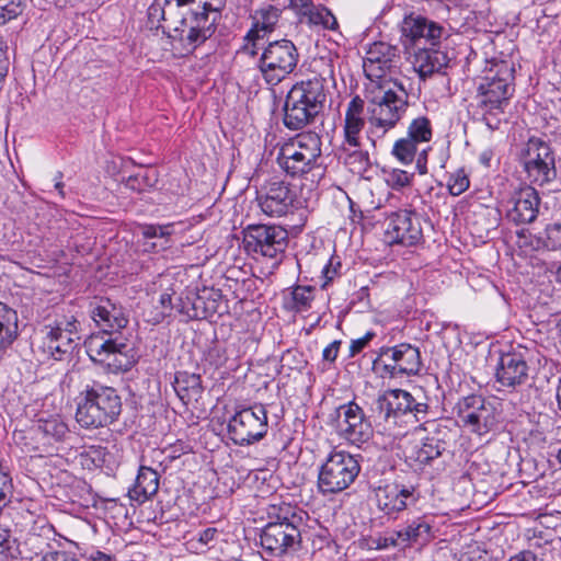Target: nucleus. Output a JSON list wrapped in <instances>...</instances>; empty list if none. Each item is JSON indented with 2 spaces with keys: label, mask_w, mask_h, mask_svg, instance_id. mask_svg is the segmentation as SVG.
I'll list each match as a JSON object with an SVG mask.
<instances>
[{
  "label": "nucleus",
  "mask_w": 561,
  "mask_h": 561,
  "mask_svg": "<svg viewBox=\"0 0 561 561\" xmlns=\"http://www.w3.org/2000/svg\"><path fill=\"white\" fill-rule=\"evenodd\" d=\"M432 134L431 121L426 116H420L410 123L407 137L419 145L430 141Z\"/></svg>",
  "instance_id": "4c0bfd02"
},
{
  "label": "nucleus",
  "mask_w": 561,
  "mask_h": 561,
  "mask_svg": "<svg viewBox=\"0 0 561 561\" xmlns=\"http://www.w3.org/2000/svg\"><path fill=\"white\" fill-rule=\"evenodd\" d=\"M25 0H0V25L18 18L24 8Z\"/></svg>",
  "instance_id": "de8ad7c7"
},
{
  "label": "nucleus",
  "mask_w": 561,
  "mask_h": 561,
  "mask_svg": "<svg viewBox=\"0 0 561 561\" xmlns=\"http://www.w3.org/2000/svg\"><path fill=\"white\" fill-rule=\"evenodd\" d=\"M219 21L216 15L194 8L185 14L179 13L178 19L170 21L165 28L173 47L180 48L183 55H188L213 37Z\"/></svg>",
  "instance_id": "0eeeda50"
},
{
  "label": "nucleus",
  "mask_w": 561,
  "mask_h": 561,
  "mask_svg": "<svg viewBox=\"0 0 561 561\" xmlns=\"http://www.w3.org/2000/svg\"><path fill=\"white\" fill-rule=\"evenodd\" d=\"M158 181L156 171L142 170L126 179L125 185L127 188L141 193L154 186Z\"/></svg>",
  "instance_id": "a19ab883"
},
{
  "label": "nucleus",
  "mask_w": 561,
  "mask_h": 561,
  "mask_svg": "<svg viewBox=\"0 0 561 561\" xmlns=\"http://www.w3.org/2000/svg\"><path fill=\"white\" fill-rule=\"evenodd\" d=\"M299 53L296 45L287 38L270 42L257 61L262 79L270 87H276L297 68Z\"/></svg>",
  "instance_id": "1a4fd4ad"
},
{
  "label": "nucleus",
  "mask_w": 561,
  "mask_h": 561,
  "mask_svg": "<svg viewBox=\"0 0 561 561\" xmlns=\"http://www.w3.org/2000/svg\"><path fill=\"white\" fill-rule=\"evenodd\" d=\"M417 145L408 137L398 139L392 148V154L397 160L404 164H409L414 160Z\"/></svg>",
  "instance_id": "c03bdc74"
},
{
  "label": "nucleus",
  "mask_w": 561,
  "mask_h": 561,
  "mask_svg": "<svg viewBox=\"0 0 561 561\" xmlns=\"http://www.w3.org/2000/svg\"><path fill=\"white\" fill-rule=\"evenodd\" d=\"M306 515V512L289 504L279 506L275 520L267 523L261 530L260 543L263 550L272 557H283L289 551L299 550Z\"/></svg>",
  "instance_id": "423d86ee"
},
{
  "label": "nucleus",
  "mask_w": 561,
  "mask_h": 561,
  "mask_svg": "<svg viewBox=\"0 0 561 561\" xmlns=\"http://www.w3.org/2000/svg\"><path fill=\"white\" fill-rule=\"evenodd\" d=\"M321 138L316 133L299 134L285 142L277 154L279 168L290 178H301L318 165Z\"/></svg>",
  "instance_id": "6e6552de"
},
{
  "label": "nucleus",
  "mask_w": 561,
  "mask_h": 561,
  "mask_svg": "<svg viewBox=\"0 0 561 561\" xmlns=\"http://www.w3.org/2000/svg\"><path fill=\"white\" fill-rule=\"evenodd\" d=\"M342 264L339 260L331 257L328 264L322 270V276L325 279L322 287L331 283L339 274Z\"/></svg>",
  "instance_id": "13d9d810"
},
{
  "label": "nucleus",
  "mask_w": 561,
  "mask_h": 561,
  "mask_svg": "<svg viewBox=\"0 0 561 561\" xmlns=\"http://www.w3.org/2000/svg\"><path fill=\"white\" fill-rule=\"evenodd\" d=\"M289 308L296 312L306 311L311 307L314 288L309 285H297L290 291Z\"/></svg>",
  "instance_id": "e433bc0d"
},
{
  "label": "nucleus",
  "mask_w": 561,
  "mask_h": 561,
  "mask_svg": "<svg viewBox=\"0 0 561 561\" xmlns=\"http://www.w3.org/2000/svg\"><path fill=\"white\" fill-rule=\"evenodd\" d=\"M341 346V341L335 340L332 343H330L322 352V358L325 362L333 363L335 362L339 350Z\"/></svg>",
  "instance_id": "e2e57ef3"
},
{
  "label": "nucleus",
  "mask_w": 561,
  "mask_h": 561,
  "mask_svg": "<svg viewBox=\"0 0 561 561\" xmlns=\"http://www.w3.org/2000/svg\"><path fill=\"white\" fill-rule=\"evenodd\" d=\"M79 325L75 316H62L45 324L39 331L43 353L56 360L71 354L77 346L76 341L80 340Z\"/></svg>",
  "instance_id": "4468645a"
},
{
  "label": "nucleus",
  "mask_w": 561,
  "mask_h": 561,
  "mask_svg": "<svg viewBox=\"0 0 561 561\" xmlns=\"http://www.w3.org/2000/svg\"><path fill=\"white\" fill-rule=\"evenodd\" d=\"M365 101L355 95L347 104L344 119V146L360 147L359 135L365 126Z\"/></svg>",
  "instance_id": "bb28decb"
},
{
  "label": "nucleus",
  "mask_w": 561,
  "mask_h": 561,
  "mask_svg": "<svg viewBox=\"0 0 561 561\" xmlns=\"http://www.w3.org/2000/svg\"><path fill=\"white\" fill-rule=\"evenodd\" d=\"M289 9L294 11L301 23H308L311 14L318 9L312 0H289Z\"/></svg>",
  "instance_id": "09e8293b"
},
{
  "label": "nucleus",
  "mask_w": 561,
  "mask_h": 561,
  "mask_svg": "<svg viewBox=\"0 0 561 561\" xmlns=\"http://www.w3.org/2000/svg\"><path fill=\"white\" fill-rule=\"evenodd\" d=\"M39 561H79L75 556L67 551H48L42 556Z\"/></svg>",
  "instance_id": "052dcab7"
},
{
  "label": "nucleus",
  "mask_w": 561,
  "mask_h": 561,
  "mask_svg": "<svg viewBox=\"0 0 561 561\" xmlns=\"http://www.w3.org/2000/svg\"><path fill=\"white\" fill-rule=\"evenodd\" d=\"M539 241L548 250L561 249V224L553 222L547 225L543 233L539 237Z\"/></svg>",
  "instance_id": "a18cd8bd"
},
{
  "label": "nucleus",
  "mask_w": 561,
  "mask_h": 561,
  "mask_svg": "<svg viewBox=\"0 0 561 561\" xmlns=\"http://www.w3.org/2000/svg\"><path fill=\"white\" fill-rule=\"evenodd\" d=\"M191 305V312L186 311L187 320L206 319L209 318V313L206 307V302L203 299L202 291L197 294H191L188 297Z\"/></svg>",
  "instance_id": "3c124183"
},
{
  "label": "nucleus",
  "mask_w": 561,
  "mask_h": 561,
  "mask_svg": "<svg viewBox=\"0 0 561 561\" xmlns=\"http://www.w3.org/2000/svg\"><path fill=\"white\" fill-rule=\"evenodd\" d=\"M456 409L462 426L480 437L488 435L497 426L496 409L491 401L482 396L463 397L458 401Z\"/></svg>",
  "instance_id": "2eb2a0df"
},
{
  "label": "nucleus",
  "mask_w": 561,
  "mask_h": 561,
  "mask_svg": "<svg viewBox=\"0 0 561 561\" xmlns=\"http://www.w3.org/2000/svg\"><path fill=\"white\" fill-rule=\"evenodd\" d=\"M360 466L357 459L346 451L331 453L320 466L318 490L322 495H331L346 490L357 478Z\"/></svg>",
  "instance_id": "9b49d317"
},
{
  "label": "nucleus",
  "mask_w": 561,
  "mask_h": 561,
  "mask_svg": "<svg viewBox=\"0 0 561 561\" xmlns=\"http://www.w3.org/2000/svg\"><path fill=\"white\" fill-rule=\"evenodd\" d=\"M378 508L386 515H394L421 497L419 485L407 474H397L393 479H382L371 486Z\"/></svg>",
  "instance_id": "f8f14e48"
},
{
  "label": "nucleus",
  "mask_w": 561,
  "mask_h": 561,
  "mask_svg": "<svg viewBox=\"0 0 561 561\" xmlns=\"http://www.w3.org/2000/svg\"><path fill=\"white\" fill-rule=\"evenodd\" d=\"M508 561H538V559L531 551H522L511 557Z\"/></svg>",
  "instance_id": "774afa93"
},
{
  "label": "nucleus",
  "mask_w": 561,
  "mask_h": 561,
  "mask_svg": "<svg viewBox=\"0 0 561 561\" xmlns=\"http://www.w3.org/2000/svg\"><path fill=\"white\" fill-rule=\"evenodd\" d=\"M375 332L368 331L364 336L353 340L350 346V356H355L359 352H362L368 343L374 339Z\"/></svg>",
  "instance_id": "bf43d9fd"
},
{
  "label": "nucleus",
  "mask_w": 561,
  "mask_h": 561,
  "mask_svg": "<svg viewBox=\"0 0 561 561\" xmlns=\"http://www.w3.org/2000/svg\"><path fill=\"white\" fill-rule=\"evenodd\" d=\"M402 31L415 46H420L422 41L424 46H438L443 36H447L444 26L422 15L405 18Z\"/></svg>",
  "instance_id": "393cba45"
},
{
  "label": "nucleus",
  "mask_w": 561,
  "mask_h": 561,
  "mask_svg": "<svg viewBox=\"0 0 561 561\" xmlns=\"http://www.w3.org/2000/svg\"><path fill=\"white\" fill-rule=\"evenodd\" d=\"M470 181L465 169H458L449 175L447 186L449 193L454 196L462 194L469 188Z\"/></svg>",
  "instance_id": "8fccbe9b"
},
{
  "label": "nucleus",
  "mask_w": 561,
  "mask_h": 561,
  "mask_svg": "<svg viewBox=\"0 0 561 561\" xmlns=\"http://www.w3.org/2000/svg\"><path fill=\"white\" fill-rule=\"evenodd\" d=\"M19 336L18 312L0 301V351L9 348Z\"/></svg>",
  "instance_id": "473e14b6"
},
{
  "label": "nucleus",
  "mask_w": 561,
  "mask_h": 561,
  "mask_svg": "<svg viewBox=\"0 0 561 561\" xmlns=\"http://www.w3.org/2000/svg\"><path fill=\"white\" fill-rule=\"evenodd\" d=\"M122 412L117 390L98 381L87 385L77 398L76 420L83 428H100L114 423Z\"/></svg>",
  "instance_id": "39448f33"
},
{
  "label": "nucleus",
  "mask_w": 561,
  "mask_h": 561,
  "mask_svg": "<svg viewBox=\"0 0 561 561\" xmlns=\"http://www.w3.org/2000/svg\"><path fill=\"white\" fill-rule=\"evenodd\" d=\"M282 11L275 5L268 4L254 11L252 21L255 27H260L264 34L272 33L279 21Z\"/></svg>",
  "instance_id": "f704fd0d"
},
{
  "label": "nucleus",
  "mask_w": 561,
  "mask_h": 561,
  "mask_svg": "<svg viewBox=\"0 0 561 561\" xmlns=\"http://www.w3.org/2000/svg\"><path fill=\"white\" fill-rule=\"evenodd\" d=\"M227 0H198V5L195 8L201 11L209 12L211 15L221 19V12L226 7Z\"/></svg>",
  "instance_id": "4d7b16f0"
},
{
  "label": "nucleus",
  "mask_w": 561,
  "mask_h": 561,
  "mask_svg": "<svg viewBox=\"0 0 561 561\" xmlns=\"http://www.w3.org/2000/svg\"><path fill=\"white\" fill-rule=\"evenodd\" d=\"M451 57L447 50L438 46L419 47L414 54L413 67L417 71L420 78L425 80L434 73H445V69L449 66Z\"/></svg>",
  "instance_id": "a878e982"
},
{
  "label": "nucleus",
  "mask_w": 561,
  "mask_h": 561,
  "mask_svg": "<svg viewBox=\"0 0 561 561\" xmlns=\"http://www.w3.org/2000/svg\"><path fill=\"white\" fill-rule=\"evenodd\" d=\"M432 526L425 517H416L409 522L407 526L394 533L396 538L391 536L386 540H390L392 546L408 545L417 542L419 540L427 541L431 538Z\"/></svg>",
  "instance_id": "7c9ffc66"
},
{
  "label": "nucleus",
  "mask_w": 561,
  "mask_h": 561,
  "mask_svg": "<svg viewBox=\"0 0 561 561\" xmlns=\"http://www.w3.org/2000/svg\"><path fill=\"white\" fill-rule=\"evenodd\" d=\"M179 399L185 404L197 402L204 392L201 375L188 371H176L172 382Z\"/></svg>",
  "instance_id": "c756f323"
},
{
  "label": "nucleus",
  "mask_w": 561,
  "mask_h": 561,
  "mask_svg": "<svg viewBox=\"0 0 561 561\" xmlns=\"http://www.w3.org/2000/svg\"><path fill=\"white\" fill-rule=\"evenodd\" d=\"M369 138H381L394 128L409 106V94L402 83L382 80L369 88L366 94Z\"/></svg>",
  "instance_id": "f03ea898"
},
{
  "label": "nucleus",
  "mask_w": 561,
  "mask_h": 561,
  "mask_svg": "<svg viewBox=\"0 0 561 561\" xmlns=\"http://www.w3.org/2000/svg\"><path fill=\"white\" fill-rule=\"evenodd\" d=\"M455 437L456 433L451 428L436 424L434 431L423 438L420 445L414 447L411 458L420 466L431 465L432 461L450 448Z\"/></svg>",
  "instance_id": "4be33fe9"
},
{
  "label": "nucleus",
  "mask_w": 561,
  "mask_h": 561,
  "mask_svg": "<svg viewBox=\"0 0 561 561\" xmlns=\"http://www.w3.org/2000/svg\"><path fill=\"white\" fill-rule=\"evenodd\" d=\"M90 316L103 335H92L85 342L89 357L115 374L131 369L136 364L133 348L126 339L113 337L128 324L123 306L107 297H94L90 302Z\"/></svg>",
  "instance_id": "f257e3e1"
},
{
  "label": "nucleus",
  "mask_w": 561,
  "mask_h": 561,
  "mask_svg": "<svg viewBox=\"0 0 561 561\" xmlns=\"http://www.w3.org/2000/svg\"><path fill=\"white\" fill-rule=\"evenodd\" d=\"M87 561H116V558L113 554H107L96 550L90 553V556L87 558Z\"/></svg>",
  "instance_id": "338daca9"
},
{
  "label": "nucleus",
  "mask_w": 561,
  "mask_h": 561,
  "mask_svg": "<svg viewBox=\"0 0 561 561\" xmlns=\"http://www.w3.org/2000/svg\"><path fill=\"white\" fill-rule=\"evenodd\" d=\"M540 196L530 185L514 191L510 203L512 207L506 217L515 225H528L536 220L539 214Z\"/></svg>",
  "instance_id": "b1692460"
},
{
  "label": "nucleus",
  "mask_w": 561,
  "mask_h": 561,
  "mask_svg": "<svg viewBox=\"0 0 561 561\" xmlns=\"http://www.w3.org/2000/svg\"><path fill=\"white\" fill-rule=\"evenodd\" d=\"M311 27H321L328 31H337L339 22L332 11L324 4L318 3V9L311 14L307 23Z\"/></svg>",
  "instance_id": "ea45409f"
},
{
  "label": "nucleus",
  "mask_w": 561,
  "mask_h": 561,
  "mask_svg": "<svg viewBox=\"0 0 561 561\" xmlns=\"http://www.w3.org/2000/svg\"><path fill=\"white\" fill-rule=\"evenodd\" d=\"M386 222L385 233L390 244L413 247L423 240L420 217L412 210L393 211L387 217Z\"/></svg>",
  "instance_id": "6ab92c4d"
},
{
  "label": "nucleus",
  "mask_w": 561,
  "mask_h": 561,
  "mask_svg": "<svg viewBox=\"0 0 561 561\" xmlns=\"http://www.w3.org/2000/svg\"><path fill=\"white\" fill-rule=\"evenodd\" d=\"M268 430L267 412L263 404H255L238 411L228 423V433L239 446L261 440Z\"/></svg>",
  "instance_id": "dca6fc26"
},
{
  "label": "nucleus",
  "mask_w": 561,
  "mask_h": 561,
  "mask_svg": "<svg viewBox=\"0 0 561 561\" xmlns=\"http://www.w3.org/2000/svg\"><path fill=\"white\" fill-rule=\"evenodd\" d=\"M8 45L7 42L3 41L2 36H0V82L5 78L8 73Z\"/></svg>",
  "instance_id": "680f3d73"
},
{
  "label": "nucleus",
  "mask_w": 561,
  "mask_h": 561,
  "mask_svg": "<svg viewBox=\"0 0 561 561\" xmlns=\"http://www.w3.org/2000/svg\"><path fill=\"white\" fill-rule=\"evenodd\" d=\"M173 295H174L173 290L171 293L164 291L160 295V298H159L160 311L154 317V321L157 323L161 322L167 317H171L173 310H175V304H173V301H172Z\"/></svg>",
  "instance_id": "5fc2aeb1"
},
{
  "label": "nucleus",
  "mask_w": 561,
  "mask_h": 561,
  "mask_svg": "<svg viewBox=\"0 0 561 561\" xmlns=\"http://www.w3.org/2000/svg\"><path fill=\"white\" fill-rule=\"evenodd\" d=\"M192 451V447L184 440H176L174 444H170L164 447L162 454L164 455V461L172 462L179 459L182 455H186Z\"/></svg>",
  "instance_id": "864d4df0"
},
{
  "label": "nucleus",
  "mask_w": 561,
  "mask_h": 561,
  "mask_svg": "<svg viewBox=\"0 0 561 561\" xmlns=\"http://www.w3.org/2000/svg\"><path fill=\"white\" fill-rule=\"evenodd\" d=\"M201 291L210 317L227 312L228 306L224 304V297L220 289L205 287Z\"/></svg>",
  "instance_id": "37998d69"
},
{
  "label": "nucleus",
  "mask_w": 561,
  "mask_h": 561,
  "mask_svg": "<svg viewBox=\"0 0 561 561\" xmlns=\"http://www.w3.org/2000/svg\"><path fill=\"white\" fill-rule=\"evenodd\" d=\"M393 356L396 377L414 376L420 373L422 360L419 347L409 343L398 344L393 346Z\"/></svg>",
  "instance_id": "c85d7f7f"
},
{
  "label": "nucleus",
  "mask_w": 561,
  "mask_h": 561,
  "mask_svg": "<svg viewBox=\"0 0 561 561\" xmlns=\"http://www.w3.org/2000/svg\"><path fill=\"white\" fill-rule=\"evenodd\" d=\"M107 451L103 446H89L83 448L79 454L80 463L82 467L92 470L102 468L106 462Z\"/></svg>",
  "instance_id": "58836bf2"
},
{
  "label": "nucleus",
  "mask_w": 561,
  "mask_h": 561,
  "mask_svg": "<svg viewBox=\"0 0 561 561\" xmlns=\"http://www.w3.org/2000/svg\"><path fill=\"white\" fill-rule=\"evenodd\" d=\"M529 367L520 353H505L499 358L495 381L503 388L515 390L529 380Z\"/></svg>",
  "instance_id": "5701e85b"
},
{
  "label": "nucleus",
  "mask_w": 561,
  "mask_h": 561,
  "mask_svg": "<svg viewBox=\"0 0 561 561\" xmlns=\"http://www.w3.org/2000/svg\"><path fill=\"white\" fill-rule=\"evenodd\" d=\"M412 180L413 173H409L404 170L393 169L389 172H385V181L387 185L396 191L410 186Z\"/></svg>",
  "instance_id": "49530a36"
},
{
  "label": "nucleus",
  "mask_w": 561,
  "mask_h": 561,
  "mask_svg": "<svg viewBox=\"0 0 561 561\" xmlns=\"http://www.w3.org/2000/svg\"><path fill=\"white\" fill-rule=\"evenodd\" d=\"M255 23L252 21L251 28L248 31V33L244 36V41L248 43H256L260 38L264 37V33L260 27H255Z\"/></svg>",
  "instance_id": "0e129e2a"
},
{
  "label": "nucleus",
  "mask_w": 561,
  "mask_h": 561,
  "mask_svg": "<svg viewBox=\"0 0 561 561\" xmlns=\"http://www.w3.org/2000/svg\"><path fill=\"white\" fill-rule=\"evenodd\" d=\"M524 169L528 179L545 185L557 178L554 152L550 145L538 137H530L522 152Z\"/></svg>",
  "instance_id": "f3484780"
},
{
  "label": "nucleus",
  "mask_w": 561,
  "mask_h": 561,
  "mask_svg": "<svg viewBox=\"0 0 561 561\" xmlns=\"http://www.w3.org/2000/svg\"><path fill=\"white\" fill-rule=\"evenodd\" d=\"M159 473L150 467L140 466L131 488L128 490L130 500L144 503L159 490Z\"/></svg>",
  "instance_id": "cd10ccee"
},
{
  "label": "nucleus",
  "mask_w": 561,
  "mask_h": 561,
  "mask_svg": "<svg viewBox=\"0 0 561 561\" xmlns=\"http://www.w3.org/2000/svg\"><path fill=\"white\" fill-rule=\"evenodd\" d=\"M393 346H383L379 350L378 356L373 362V369L380 377H396V360L393 358Z\"/></svg>",
  "instance_id": "c9c22d12"
},
{
  "label": "nucleus",
  "mask_w": 561,
  "mask_h": 561,
  "mask_svg": "<svg viewBox=\"0 0 561 561\" xmlns=\"http://www.w3.org/2000/svg\"><path fill=\"white\" fill-rule=\"evenodd\" d=\"M306 365L304 354L297 350H287L280 358V367L288 370H301Z\"/></svg>",
  "instance_id": "603ef678"
},
{
  "label": "nucleus",
  "mask_w": 561,
  "mask_h": 561,
  "mask_svg": "<svg viewBox=\"0 0 561 561\" xmlns=\"http://www.w3.org/2000/svg\"><path fill=\"white\" fill-rule=\"evenodd\" d=\"M514 72L512 64L500 61L480 80L477 87V107L486 126L494 130L499 127L497 114L504 113V105L514 92Z\"/></svg>",
  "instance_id": "20e7f679"
},
{
  "label": "nucleus",
  "mask_w": 561,
  "mask_h": 561,
  "mask_svg": "<svg viewBox=\"0 0 561 561\" xmlns=\"http://www.w3.org/2000/svg\"><path fill=\"white\" fill-rule=\"evenodd\" d=\"M399 60L397 46L385 42H375L366 50L363 61L364 72L371 81L380 80L386 77L387 72H391L393 68L398 67Z\"/></svg>",
  "instance_id": "412c9836"
},
{
  "label": "nucleus",
  "mask_w": 561,
  "mask_h": 561,
  "mask_svg": "<svg viewBox=\"0 0 561 561\" xmlns=\"http://www.w3.org/2000/svg\"><path fill=\"white\" fill-rule=\"evenodd\" d=\"M248 254L277 259L288 245V231L276 225H249L242 231Z\"/></svg>",
  "instance_id": "ddd939ff"
},
{
  "label": "nucleus",
  "mask_w": 561,
  "mask_h": 561,
  "mask_svg": "<svg viewBox=\"0 0 561 561\" xmlns=\"http://www.w3.org/2000/svg\"><path fill=\"white\" fill-rule=\"evenodd\" d=\"M337 422L340 434L352 444H363L373 436V426L363 409L354 401L341 404L332 414Z\"/></svg>",
  "instance_id": "a211bd4d"
},
{
  "label": "nucleus",
  "mask_w": 561,
  "mask_h": 561,
  "mask_svg": "<svg viewBox=\"0 0 561 561\" xmlns=\"http://www.w3.org/2000/svg\"><path fill=\"white\" fill-rule=\"evenodd\" d=\"M218 530L216 528L208 527L199 533L198 541L203 545H208L215 539Z\"/></svg>",
  "instance_id": "69168bd1"
},
{
  "label": "nucleus",
  "mask_w": 561,
  "mask_h": 561,
  "mask_svg": "<svg viewBox=\"0 0 561 561\" xmlns=\"http://www.w3.org/2000/svg\"><path fill=\"white\" fill-rule=\"evenodd\" d=\"M180 12H176V5L171 0H154L147 10L148 24L151 30H162L168 36L165 26L170 21H175Z\"/></svg>",
  "instance_id": "2f4dec72"
},
{
  "label": "nucleus",
  "mask_w": 561,
  "mask_h": 561,
  "mask_svg": "<svg viewBox=\"0 0 561 561\" xmlns=\"http://www.w3.org/2000/svg\"><path fill=\"white\" fill-rule=\"evenodd\" d=\"M327 80L314 76L295 83L284 103L283 124L289 130H300L314 123L327 102Z\"/></svg>",
  "instance_id": "7ed1b4c3"
},
{
  "label": "nucleus",
  "mask_w": 561,
  "mask_h": 561,
  "mask_svg": "<svg viewBox=\"0 0 561 561\" xmlns=\"http://www.w3.org/2000/svg\"><path fill=\"white\" fill-rule=\"evenodd\" d=\"M37 430L44 436L51 437L57 442L62 440L69 432L67 424L58 417L39 420Z\"/></svg>",
  "instance_id": "79ce46f5"
},
{
  "label": "nucleus",
  "mask_w": 561,
  "mask_h": 561,
  "mask_svg": "<svg viewBox=\"0 0 561 561\" xmlns=\"http://www.w3.org/2000/svg\"><path fill=\"white\" fill-rule=\"evenodd\" d=\"M379 420L388 425H397L402 417L404 422H422L428 413V404L417 401L410 392L403 389H390L376 400L374 410Z\"/></svg>",
  "instance_id": "9d476101"
},
{
  "label": "nucleus",
  "mask_w": 561,
  "mask_h": 561,
  "mask_svg": "<svg viewBox=\"0 0 561 561\" xmlns=\"http://www.w3.org/2000/svg\"><path fill=\"white\" fill-rule=\"evenodd\" d=\"M13 560V540L8 529L0 528V561Z\"/></svg>",
  "instance_id": "6e6d98bb"
},
{
  "label": "nucleus",
  "mask_w": 561,
  "mask_h": 561,
  "mask_svg": "<svg viewBox=\"0 0 561 561\" xmlns=\"http://www.w3.org/2000/svg\"><path fill=\"white\" fill-rule=\"evenodd\" d=\"M345 152L344 164L355 175L365 178L367 171L370 169V159L367 151L350 146L342 145Z\"/></svg>",
  "instance_id": "72a5a7b5"
},
{
  "label": "nucleus",
  "mask_w": 561,
  "mask_h": 561,
  "mask_svg": "<svg viewBox=\"0 0 561 561\" xmlns=\"http://www.w3.org/2000/svg\"><path fill=\"white\" fill-rule=\"evenodd\" d=\"M256 201L261 210L270 217H282L297 208V195L284 181L268 183Z\"/></svg>",
  "instance_id": "aec40b11"
}]
</instances>
